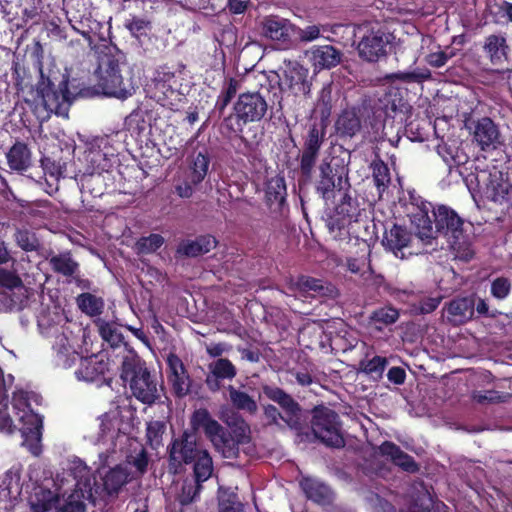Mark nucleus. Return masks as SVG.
Instances as JSON below:
<instances>
[{
    "label": "nucleus",
    "instance_id": "2f4dec72",
    "mask_svg": "<svg viewBox=\"0 0 512 512\" xmlns=\"http://www.w3.org/2000/svg\"><path fill=\"white\" fill-rule=\"evenodd\" d=\"M59 502L54 493L43 487H36L29 498V503L34 512H47Z\"/></svg>",
    "mask_w": 512,
    "mask_h": 512
},
{
    "label": "nucleus",
    "instance_id": "09e8293b",
    "mask_svg": "<svg viewBox=\"0 0 512 512\" xmlns=\"http://www.w3.org/2000/svg\"><path fill=\"white\" fill-rule=\"evenodd\" d=\"M291 288L299 293H321L324 289L321 280L307 276L299 277Z\"/></svg>",
    "mask_w": 512,
    "mask_h": 512
},
{
    "label": "nucleus",
    "instance_id": "de8ad7c7",
    "mask_svg": "<svg viewBox=\"0 0 512 512\" xmlns=\"http://www.w3.org/2000/svg\"><path fill=\"white\" fill-rule=\"evenodd\" d=\"M201 484L192 479H186L182 483L181 491L177 494V500L181 505L191 503L198 495Z\"/></svg>",
    "mask_w": 512,
    "mask_h": 512
},
{
    "label": "nucleus",
    "instance_id": "6ab92c4d",
    "mask_svg": "<svg viewBox=\"0 0 512 512\" xmlns=\"http://www.w3.org/2000/svg\"><path fill=\"white\" fill-rule=\"evenodd\" d=\"M309 60L314 69H330L337 66L342 54L331 45L313 46L308 52Z\"/></svg>",
    "mask_w": 512,
    "mask_h": 512
},
{
    "label": "nucleus",
    "instance_id": "39448f33",
    "mask_svg": "<svg viewBox=\"0 0 512 512\" xmlns=\"http://www.w3.org/2000/svg\"><path fill=\"white\" fill-rule=\"evenodd\" d=\"M121 377L129 381L132 394L141 402L152 404L159 398L157 383L138 356L130 354L123 359Z\"/></svg>",
    "mask_w": 512,
    "mask_h": 512
},
{
    "label": "nucleus",
    "instance_id": "f03ea898",
    "mask_svg": "<svg viewBox=\"0 0 512 512\" xmlns=\"http://www.w3.org/2000/svg\"><path fill=\"white\" fill-rule=\"evenodd\" d=\"M90 468L79 458L69 461L67 468L57 476L58 490L63 503L57 502V512H84L83 500L95 502L98 487L92 483Z\"/></svg>",
    "mask_w": 512,
    "mask_h": 512
},
{
    "label": "nucleus",
    "instance_id": "4468645a",
    "mask_svg": "<svg viewBox=\"0 0 512 512\" xmlns=\"http://www.w3.org/2000/svg\"><path fill=\"white\" fill-rule=\"evenodd\" d=\"M98 472L102 478V487L98 486L99 494L98 497L102 496V493L108 496H116L124 485H126L133 477L131 471L128 470V465H116L107 471H102L100 468ZM92 483L94 487H97L95 478L92 476Z\"/></svg>",
    "mask_w": 512,
    "mask_h": 512
},
{
    "label": "nucleus",
    "instance_id": "aec40b11",
    "mask_svg": "<svg viewBox=\"0 0 512 512\" xmlns=\"http://www.w3.org/2000/svg\"><path fill=\"white\" fill-rule=\"evenodd\" d=\"M108 370V363L97 355L81 358L75 376L79 381L93 382Z\"/></svg>",
    "mask_w": 512,
    "mask_h": 512
},
{
    "label": "nucleus",
    "instance_id": "37998d69",
    "mask_svg": "<svg viewBox=\"0 0 512 512\" xmlns=\"http://www.w3.org/2000/svg\"><path fill=\"white\" fill-rule=\"evenodd\" d=\"M431 73L428 69L423 68H417L413 71H403V72H397L393 73L387 76L390 80H399L406 83H420L425 80L430 79Z\"/></svg>",
    "mask_w": 512,
    "mask_h": 512
},
{
    "label": "nucleus",
    "instance_id": "864d4df0",
    "mask_svg": "<svg viewBox=\"0 0 512 512\" xmlns=\"http://www.w3.org/2000/svg\"><path fill=\"white\" fill-rule=\"evenodd\" d=\"M119 413L117 410L105 413L100 418V429L103 435L114 434L119 428Z\"/></svg>",
    "mask_w": 512,
    "mask_h": 512
},
{
    "label": "nucleus",
    "instance_id": "603ef678",
    "mask_svg": "<svg viewBox=\"0 0 512 512\" xmlns=\"http://www.w3.org/2000/svg\"><path fill=\"white\" fill-rule=\"evenodd\" d=\"M511 281L506 277H497L491 282V294L494 298L503 300L511 291Z\"/></svg>",
    "mask_w": 512,
    "mask_h": 512
},
{
    "label": "nucleus",
    "instance_id": "58836bf2",
    "mask_svg": "<svg viewBox=\"0 0 512 512\" xmlns=\"http://www.w3.org/2000/svg\"><path fill=\"white\" fill-rule=\"evenodd\" d=\"M49 263L52 269L64 276H73L79 268V264L74 261L70 253H61L50 258Z\"/></svg>",
    "mask_w": 512,
    "mask_h": 512
},
{
    "label": "nucleus",
    "instance_id": "13d9d810",
    "mask_svg": "<svg viewBox=\"0 0 512 512\" xmlns=\"http://www.w3.org/2000/svg\"><path fill=\"white\" fill-rule=\"evenodd\" d=\"M323 141V133L316 127H311L307 141L305 143V149L311 151H319Z\"/></svg>",
    "mask_w": 512,
    "mask_h": 512
},
{
    "label": "nucleus",
    "instance_id": "393cba45",
    "mask_svg": "<svg viewBox=\"0 0 512 512\" xmlns=\"http://www.w3.org/2000/svg\"><path fill=\"white\" fill-rule=\"evenodd\" d=\"M217 245L216 239L211 235H204L195 240H186L180 243L177 253L187 257H197L208 253Z\"/></svg>",
    "mask_w": 512,
    "mask_h": 512
},
{
    "label": "nucleus",
    "instance_id": "dca6fc26",
    "mask_svg": "<svg viewBox=\"0 0 512 512\" xmlns=\"http://www.w3.org/2000/svg\"><path fill=\"white\" fill-rule=\"evenodd\" d=\"M167 364L168 381L173 391L179 397L187 395L190 391L191 380L182 360L177 355L170 354L167 357Z\"/></svg>",
    "mask_w": 512,
    "mask_h": 512
},
{
    "label": "nucleus",
    "instance_id": "7ed1b4c3",
    "mask_svg": "<svg viewBox=\"0 0 512 512\" xmlns=\"http://www.w3.org/2000/svg\"><path fill=\"white\" fill-rule=\"evenodd\" d=\"M32 103L34 105V113L41 122L48 120L52 114L68 118L69 108L72 103L68 90V81H61L58 89H55L52 81L40 69V79L33 90Z\"/></svg>",
    "mask_w": 512,
    "mask_h": 512
},
{
    "label": "nucleus",
    "instance_id": "7c9ffc66",
    "mask_svg": "<svg viewBox=\"0 0 512 512\" xmlns=\"http://www.w3.org/2000/svg\"><path fill=\"white\" fill-rule=\"evenodd\" d=\"M370 249L365 244V249L362 250V254L357 257H349L346 261L347 269L358 275L364 281H369L373 275V270L370 264Z\"/></svg>",
    "mask_w": 512,
    "mask_h": 512
},
{
    "label": "nucleus",
    "instance_id": "4be33fe9",
    "mask_svg": "<svg viewBox=\"0 0 512 512\" xmlns=\"http://www.w3.org/2000/svg\"><path fill=\"white\" fill-rule=\"evenodd\" d=\"M53 349L56 353L55 363L59 367L69 368L78 358L73 339L65 334L56 337Z\"/></svg>",
    "mask_w": 512,
    "mask_h": 512
},
{
    "label": "nucleus",
    "instance_id": "ea45409f",
    "mask_svg": "<svg viewBox=\"0 0 512 512\" xmlns=\"http://www.w3.org/2000/svg\"><path fill=\"white\" fill-rule=\"evenodd\" d=\"M337 131L345 136H353L360 129V120L354 111H344L336 122Z\"/></svg>",
    "mask_w": 512,
    "mask_h": 512
},
{
    "label": "nucleus",
    "instance_id": "4d7b16f0",
    "mask_svg": "<svg viewBox=\"0 0 512 512\" xmlns=\"http://www.w3.org/2000/svg\"><path fill=\"white\" fill-rule=\"evenodd\" d=\"M225 496L226 494L220 490L219 512H242L234 494L227 495V499H225Z\"/></svg>",
    "mask_w": 512,
    "mask_h": 512
},
{
    "label": "nucleus",
    "instance_id": "c756f323",
    "mask_svg": "<svg viewBox=\"0 0 512 512\" xmlns=\"http://www.w3.org/2000/svg\"><path fill=\"white\" fill-rule=\"evenodd\" d=\"M6 157L9 167L15 171H24L31 165V151L22 142H16L9 149Z\"/></svg>",
    "mask_w": 512,
    "mask_h": 512
},
{
    "label": "nucleus",
    "instance_id": "0e129e2a",
    "mask_svg": "<svg viewBox=\"0 0 512 512\" xmlns=\"http://www.w3.org/2000/svg\"><path fill=\"white\" fill-rule=\"evenodd\" d=\"M21 279L12 272L0 269V285L7 288H16L21 285Z\"/></svg>",
    "mask_w": 512,
    "mask_h": 512
},
{
    "label": "nucleus",
    "instance_id": "412c9836",
    "mask_svg": "<svg viewBox=\"0 0 512 512\" xmlns=\"http://www.w3.org/2000/svg\"><path fill=\"white\" fill-rule=\"evenodd\" d=\"M498 138L499 131L490 118L483 117L475 122L473 128V139L482 150L495 147V143L498 141Z\"/></svg>",
    "mask_w": 512,
    "mask_h": 512
},
{
    "label": "nucleus",
    "instance_id": "473e14b6",
    "mask_svg": "<svg viewBox=\"0 0 512 512\" xmlns=\"http://www.w3.org/2000/svg\"><path fill=\"white\" fill-rule=\"evenodd\" d=\"M379 109L386 117L394 118L397 113L405 111L406 103L398 91L391 89L379 99Z\"/></svg>",
    "mask_w": 512,
    "mask_h": 512
},
{
    "label": "nucleus",
    "instance_id": "c85d7f7f",
    "mask_svg": "<svg viewBox=\"0 0 512 512\" xmlns=\"http://www.w3.org/2000/svg\"><path fill=\"white\" fill-rule=\"evenodd\" d=\"M483 49L494 64H500L507 59L508 45L503 35L492 34L486 37Z\"/></svg>",
    "mask_w": 512,
    "mask_h": 512
},
{
    "label": "nucleus",
    "instance_id": "9d476101",
    "mask_svg": "<svg viewBox=\"0 0 512 512\" xmlns=\"http://www.w3.org/2000/svg\"><path fill=\"white\" fill-rule=\"evenodd\" d=\"M279 70L281 72L280 87L283 91H288L295 96L310 94L311 82L307 68L295 60L284 59Z\"/></svg>",
    "mask_w": 512,
    "mask_h": 512
},
{
    "label": "nucleus",
    "instance_id": "c03bdc74",
    "mask_svg": "<svg viewBox=\"0 0 512 512\" xmlns=\"http://www.w3.org/2000/svg\"><path fill=\"white\" fill-rule=\"evenodd\" d=\"M86 161L90 164V173H101L109 168L107 155L98 149H91L86 153Z\"/></svg>",
    "mask_w": 512,
    "mask_h": 512
},
{
    "label": "nucleus",
    "instance_id": "bb28decb",
    "mask_svg": "<svg viewBox=\"0 0 512 512\" xmlns=\"http://www.w3.org/2000/svg\"><path fill=\"white\" fill-rule=\"evenodd\" d=\"M448 320L455 324H463L472 318L474 303L468 298H459L450 302L447 307Z\"/></svg>",
    "mask_w": 512,
    "mask_h": 512
},
{
    "label": "nucleus",
    "instance_id": "9b49d317",
    "mask_svg": "<svg viewBox=\"0 0 512 512\" xmlns=\"http://www.w3.org/2000/svg\"><path fill=\"white\" fill-rule=\"evenodd\" d=\"M337 414L327 408L314 412L312 430L314 435L324 444L331 447H341L344 440L338 427Z\"/></svg>",
    "mask_w": 512,
    "mask_h": 512
},
{
    "label": "nucleus",
    "instance_id": "5701e85b",
    "mask_svg": "<svg viewBox=\"0 0 512 512\" xmlns=\"http://www.w3.org/2000/svg\"><path fill=\"white\" fill-rule=\"evenodd\" d=\"M409 241L410 234L407 230L401 226L393 225V227L385 233L382 243L395 257L403 259L405 257L403 249L408 246Z\"/></svg>",
    "mask_w": 512,
    "mask_h": 512
},
{
    "label": "nucleus",
    "instance_id": "a211bd4d",
    "mask_svg": "<svg viewBox=\"0 0 512 512\" xmlns=\"http://www.w3.org/2000/svg\"><path fill=\"white\" fill-rule=\"evenodd\" d=\"M22 486L20 483V473L18 470L10 469L0 476V504L3 508H8L20 497Z\"/></svg>",
    "mask_w": 512,
    "mask_h": 512
},
{
    "label": "nucleus",
    "instance_id": "f3484780",
    "mask_svg": "<svg viewBox=\"0 0 512 512\" xmlns=\"http://www.w3.org/2000/svg\"><path fill=\"white\" fill-rule=\"evenodd\" d=\"M208 370L209 373L206 377L205 383L209 390L213 392L220 389V380H232L237 374L236 367L226 358H218L217 360L209 363Z\"/></svg>",
    "mask_w": 512,
    "mask_h": 512
},
{
    "label": "nucleus",
    "instance_id": "a18cd8bd",
    "mask_svg": "<svg viewBox=\"0 0 512 512\" xmlns=\"http://www.w3.org/2000/svg\"><path fill=\"white\" fill-rule=\"evenodd\" d=\"M164 243V238L159 234H151L147 237H141L135 244V250L138 254H149L155 252Z\"/></svg>",
    "mask_w": 512,
    "mask_h": 512
},
{
    "label": "nucleus",
    "instance_id": "f257e3e1",
    "mask_svg": "<svg viewBox=\"0 0 512 512\" xmlns=\"http://www.w3.org/2000/svg\"><path fill=\"white\" fill-rule=\"evenodd\" d=\"M430 209V203L416 198H412L406 205L407 216L418 237L429 243L432 239L443 236L456 258L464 261L471 259L473 250L469 237L463 232L461 218L452 209L440 205L433 210V226L428 216Z\"/></svg>",
    "mask_w": 512,
    "mask_h": 512
},
{
    "label": "nucleus",
    "instance_id": "6e6552de",
    "mask_svg": "<svg viewBox=\"0 0 512 512\" xmlns=\"http://www.w3.org/2000/svg\"><path fill=\"white\" fill-rule=\"evenodd\" d=\"M191 425L195 430L202 429L214 448L224 458H234L238 447L230 434L222 427L206 409L196 410L191 417Z\"/></svg>",
    "mask_w": 512,
    "mask_h": 512
},
{
    "label": "nucleus",
    "instance_id": "338daca9",
    "mask_svg": "<svg viewBox=\"0 0 512 512\" xmlns=\"http://www.w3.org/2000/svg\"><path fill=\"white\" fill-rule=\"evenodd\" d=\"M297 34L301 41L311 42L319 38L320 28L317 25L307 26L304 29H298Z\"/></svg>",
    "mask_w": 512,
    "mask_h": 512
},
{
    "label": "nucleus",
    "instance_id": "79ce46f5",
    "mask_svg": "<svg viewBox=\"0 0 512 512\" xmlns=\"http://www.w3.org/2000/svg\"><path fill=\"white\" fill-rule=\"evenodd\" d=\"M372 176L379 194H381L390 183V172L388 166L382 160H375L371 164Z\"/></svg>",
    "mask_w": 512,
    "mask_h": 512
},
{
    "label": "nucleus",
    "instance_id": "774afa93",
    "mask_svg": "<svg viewBox=\"0 0 512 512\" xmlns=\"http://www.w3.org/2000/svg\"><path fill=\"white\" fill-rule=\"evenodd\" d=\"M148 24L144 19L133 18L126 23V27L133 35L138 36L144 32Z\"/></svg>",
    "mask_w": 512,
    "mask_h": 512
},
{
    "label": "nucleus",
    "instance_id": "e433bc0d",
    "mask_svg": "<svg viewBox=\"0 0 512 512\" xmlns=\"http://www.w3.org/2000/svg\"><path fill=\"white\" fill-rule=\"evenodd\" d=\"M193 462L194 481L200 484L207 481L213 473V461L208 451L203 449Z\"/></svg>",
    "mask_w": 512,
    "mask_h": 512
},
{
    "label": "nucleus",
    "instance_id": "052dcab7",
    "mask_svg": "<svg viewBox=\"0 0 512 512\" xmlns=\"http://www.w3.org/2000/svg\"><path fill=\"white\" fill-rule=\"evenodd\" d=\"M15 427L10 414L7 412V404L0 402V431L10 434L14 432Z\"/></svg>",
    "mask_w": 512,
    "mask_h": 512
},
{
    "label": "nucleus",
    "instance_id": "69168bd1",
    "mask_svg": "<svg viewBox=\"0 0 512 512\" xmlns=\"http://www.w3.org/2000/svg\"><path fill=\"white\" fill-rule=\"evenodd\" d=\"M318 152L305 149L301 158V169L304 174H310L315 164Z\"/></svg>",
    "mask_w": 512,
    "mask_h": 512
},
{
    "label": "nucleus",
    "instance_id": "20e7f679",
    "mask_svg": "<svg viewBox=\"0 0 512 512\" xmlns=\"http://www.w3.org/2000/svg\"><path fill=\"white\" fill-rule=\"evenodd\" d=\"M35 397L30 393L19 390L14 392L12 398V409L14 416L19 424V431L23 438L22 445L25 446L33 455L38 456L41 453V438L43 420L30 407V399Z\"/></svg>",
    "mask_w": 512,
    "mask_h": 512
},
{
    "label": "nucleus",
    "instance_id": "49530a36",
    "mask_svg": "<svg viewBox=\"0 0 512 512\" xmlns=\"http://www.w3.org/2000/svg\"><path fill=\"white\" fill-rule=\"evenodd\" d=\"M387 365V360L381 356H375L370 360H364L360 362V369L365 374H368L374 378H380Z\"/></svg>",
    "mask_w": 512,
    "mask_h": 512
},
{
    "label": "nucleus",
    "instance_id": "423d86ee",
    "mask_svg": "<svg viewBox=\"0 0 512 512\" xmlns=\"http://www.w3.org/2000/svg\"><path fill=\"white\" fill-rule=\"evenodd\" d=\"M354 36L358 56L365 62L376 63L387 56L392 34L378 24L364 23L355 28Z\"/></svg>",
    "mask_w": 512,
    "mask_h": 512
},
{
    "label": "nucleus",
    "instance_id": "72a5a7b5",
    "mask_svg": "<svg viewBox=\"0 0 512 512\" xmlns=\"http://www.w3.org/2000/svg\"><path fill=\"white\" fill-rule=\"evenodd\" d=\"M263 392L270 400L278 403L287 413L295 415L299 411L298 404L282 389L278 387L264 386Z\"/></svg>",
    "mask_w": 512,
    "mask_h": 512
},
{
    "label": "nucleus",
    "instance_id": "a19ab883",
    "mask_svg": "<svg viewBox=\"0 0 512 512\" xmlns=\"http://www.w3.org/2000/svg\"><path fill=\"white\" fill-rule=\"evenodd\" d=\"M209 162V157L201 152L194 157L190 166L191 183L197 185L204 180L208 172Z\"/></svg>",
    "mask_w": 512,
    "mask_h": 512
},
{
    "label": "nucleus",
    "instance_id": "8fccbe9b",
    "mask_svg": "<svg viewBox=\"0 0 512 512\" xmlns=\"http://www.w3.org/2000/svg\"><path fill=\"white\" fill-rule=\"evenodd\" d=\"M399 318V311L392 306H385L375 310L371 316V319L375 323L382 325H391L395 323Z\"/></svg>",
    "mask_w": 512,
    "mask_h": 512
},
{
    "label": "nucleus",
    "instance_id": "ddd939ff",
    "mask_svg": "<svg viewBox=\"0 0 512 512\" xmlns=\"http://www.w3.org/2000/svg\"><path fill=\"white\" fill-rule=\"evenodd\" d=\"M202 450L203 448L197 445L195 436L184 432L182 436L175 439L170 446V465L177 470V467L182 464H190Z\"/></svg>",
    "mask_w": 512,
    "mask_h": 512
},
{
    "label": "nucleus",
    "instance_id": "5fc2aeb1",
    "mask_svg": "<svg viewBox=\"0 0 512 512\" xmlns=\"http://www.w3.org/2000/svg\"><path fill=\"white\" fill-rule=\"evenodd\" d=\"M42 166L45 173L56 180L63 177L66 170V164L64 162L56 161L48 157L42 160Z\"/></svg>",
    "mask_w": 512,
    "mask_h": 512
},
{
    "label": "nucleus",
    "instance_id": "f8f14e48",
    "mask_svg": "<svg viewBox=\"0 0 512 512\" xmlns=\"http://www.w3.org/2000/svg\"><path fill=\"white\" fill-rule=\"evenodd\" d=\"M267 109V101L259 92L243 93L234 104L236 117L244 123L261 120Z\"/></svg>",
    "mask_w": 512,
    "mask_h": 512
},
{
    "label": "nucleus",
    "instance_id": "680f3d73",
    "mask_svg": "<svg viewBox=\"0 0 512 512\" xmlns=\"http://www.w3.org/2000/svg\"><path fill=\"white\" fill-rule=\"evenodd\" d=\"M318 107L321 109L322 116H328L331 110V86H324L320 92Z\"/></svg>",
    "mask_w": 512,
    "mask_h": 512
},
{
    "label": "nucleus",
    "instance_id": "b1692460",
    "mask_svg": "<svg viewBox=\"0 0 512 512\" xmlns=\"http://www.w3.org/2000/svg\"><path fill=\"white\" fill-rule=\"evenodd\" d=\"M286 184L284 177L275 175L271 177L265 188V200L272 211H279L286 200Z\"/></svg>",
    "mask_w": 512,
    "mask_h": 512
},
{
    "label": "nucleus",
    "instance_id": "1a4fd4ad",
    "mask_svg": "<svg viewBox=\"0 0 512 512\" xmlns=\"http://www.w3.org/2000/svg\"><path fill=\"white\" fill-rule=\"evenodd\" d=\"M467 185L469 189H473L482 196L496 203H502L511 185L505 175L497 170H481L476 174L467 177Z\"/></svg>",
    "mask_w": 512,
    "mask_h": 512
},
{
    "label": "nucleus",
    "instance_id": "bf43d9fd",
    "mask_svg": "<svg viewBox=\"0 0 512 512\" xmlns=\"http://www.w3.org/2000/svg\"><path fill=\"white\" fill-rule=\"evenodd\" d=\"M478 403H499L504 402L507 395H501L497 391L477 392L473 395Z\"/></svg>",
    "mask_w": 512,
    "mask_h": 512
},
{
    "label": "nucleus",
    "instance_id": "a878e982",
    "mask_svg": "<svg viewBox=\"0 0 512 512\" xmlns=\"http://www.w3.org/2000/svg\"><path fill=\"white\" fill-rule=\"evenodd\" d=\"M300 486L306 496L319 504H329L333 499L332 491L323 483L313 478H303Z\"/></svg>",
    "mask_w": 512,
    "mask_h": 512
},
{
    "label": "nucleus",
    "instance_id": "e2e57ef3",
    "mask_svg": "<svg viewBox=\"0 0 512 512\" xmlns=\"http://www.w3.org/2000/svg\"><path fill=\"white\" fill-rule=\"evenodd\" d=\"M453 55V53H447L444 51L430 53L427 56V63L432 67L440 68L444 66L448 60L453 57Z\"/></svg>",
    "mask_w": 512,
    "mask_h": 512
},
{
    "label": "nucleus",
    "instance_id": "c9c22d12",
    "mask_svg": "<svg viewBox=\"0 0 512 512\" xmlns=\"http://www.w3.org/2000/svg\"><path fill=\"white\" fill-rule=\"evenodd\" d=\"M227 390L229 392L230 401L236 409L245 411L249 414H255L257 412L258 405L256 401L246 392L237 390L232 385H229Z\"/></svg>",
    "mask_w": 512,
    "mask_h": 512
},
{
    "label": "nucleus",
    "instance_id": "2eb2a0df",
    "mask_svg": "<svg viewBox=\"0 0 512 512\" xmlns=\"http://www.w3.org/2000/svg\"><path fill=\"white\" fill-rule=\"evenodd\" d=\"M260 28L264 37L282 43L289 42L296 32V27L289 20L276 15L264 17Z\"/></svg>",
    "mask_w": 512,
    "mask_h": 512
},
{
    "label": "nucleus",
    "instance_id": "cd10ccee",
    "mask_svg": "<svg viewBox=\"0 0 512 512\" xmlns=\"http://www.w3.org/2000/svg\"><path fill=\"white\" fill-rule=\"evenodd\" d=\"M379 450L383 456L389 457L395 465L401 467L405 471L415 472L418 469L417 464L414 462L413 458L403 452L397 445L392 442H384L379 447Z\"/></svg>",
    "mask_w": 512,
    "mask_h": 512
},
{
    "label": "nucleus",
    "instance_id": "6e6d98bb",
    "mask_svg": "<svg viewBox=\"0 0 512 512\" xmlns=\"http://www.w3.org/2000/svg\"><path fill=\"white\" fill-rule=\"evenodd\" d=\"M99 332L103 340L110 343L111 346L118 345L122 338L121 334L118 332L117 328L109 323H101L99 327Z\"/></svg>",
    "mask_w": 512,
    "mask_h": 512
},
{
    "label": "nucleus",
    "instance_id": "0eeeda50",
    "mask_svg": "<svg viewBox=\"0 0 512 512\" xmlns=\"http://www.w3.org/2000/svg\"><path fill=\"white\" fill-rule=\"evenodd\" d=\"M120 61L113 55L105 54L100 58L96 74L98 85L107 96L126 99L134 92L130 78L121 74Z\"/></svg>",
    "mask_w": 512,
    "mask_h": 512
},
{
    "label": "nucleus",
    "instance_id": "3c124183",
    "mask_svg": "<svg viewBox=\"0 0 512 512\" xmlns=\"http://www.w3.org/2000/svg\"><path fill=\"white\" fill-rule=\"evenodd\" d=\"M16 243L25 251H35L39 242L34 233L28 230H18L15 234Z\"/></svg>",
    "mask_w": 512,
    "mask_h": 512
},
{
    "label": "nucleus",
    "instance_id": "f704fd0d",
    "mask_svg": "<svg viewBox=\"0 0 512 512\" xmlns=\"http://www.w3.org/2000/svg\"><path fill=\"white\" fill-rule=\"evenodd\" d=\"M331 172L332 168L329 163L323 162L320 165L321 178L318 182L317 190L322 194L323 198L326 199L330 198L331 193L333 192L335 187H339L341 189L342 183L346 182V180H344L342 176H339L338 183L336 184L333 178L330 176Z\"/></svg>",
    "mask_w": 512,
    "mask_h": 512
},
{
    "label": "nucleus",
    "instance_id": "4c0bfd02",
    "mask_svg": "<svg viewBox=\"0 0 512 512\" xmlns=\"http://www.w3.org/2000/svg\"><path fill=\"white\" fill-rule=\"evenodd\" d=\"M76 303L78 308L89 316L100 315L104 309V300L91 293H82L78 295Z\"/></svg>",
    "mask_w": 512,
    "mask_h": 512
}]
</instances>
